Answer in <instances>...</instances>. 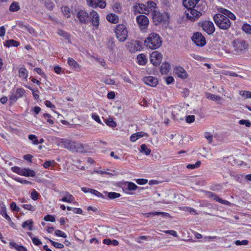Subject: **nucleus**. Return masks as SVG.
Returning <instances> with one entry per match:
<instances>
[{
  "mask_svg": "<svg viewBox=\"0 0 251 251\" xmlns=\"http://www.w3.org/2000/svg\"><path fill=\"white\" fill-rule=\"evenodd\" d=\"M183 4L187 8L186 18L192 22L197 20L206 8L205 3L200 0H183Z\"/></svg>",
  "mask_w": 251,
  "mask_h": 251,
  "instance_id": "nucleus-1",
  "label": "nucleus"
},
{
  "mask_svg": "<svg viewBox=\"0 0 251 251\" xmlns=\"http://www.w3.org/2000/svg\"><path fill=\"white\" fill-rule=\"evenodd\" d=\"M145 45L151 50H156L159 48L162 44L160 36L156 33H151L145 40Z\"/></svg>",
  "mask_w": 251,
  "mask_h": 251,
  "instance_id": "nucleus-2",
  "label": "nucleus"
},
{
  "mask_svg": "<svg viewBox=\"0 0 251 251\" xmlns=\"http://www.w3.org/2000/svg\"><path fill=\"white\" fill-rule=\"evenodd\" d=\"M213 20L220 29L226 30L231 26L229 19L221 13L215 14L213 16Z\"/></svg>",
  "mask_w": 251,
  "mask_h": 251,
  "instance_id": "nucleus-3",
  "label": "nucleus"
},
{
  "mask_svg": "<svg viewBox=\"0 0 251 251\" xmlns=\"http://www.w3.org/2000/svg\"><path fill=\"white\" fill-rule=\"evenodd\" d=\"M116 37L120 42L125 41L128 36V31L126 25L123 24H119L117 25L115 28Z\"/></svg>",
  "mask_w": 251,
  "mask_h": 251,
  "instance_id": "nucleus-4",
  "label": "nucleus"
},
{
  "mask_svg": "<svg viewBox=\"0 0 251 251\" xmlns=\"http://www.w3.org/2000/svg\"><path fill=\"white\" fill-rule=\"evenodd\" d=\"M233 47L234 50L238 53H242L247 50L248 44L243 40L237 39L232 42Z\"/></svg>",
  "mask_w": 251,
  "mask_h": 251,
  "instance_id": "nucleus-5",
  "label": "nucleus"
},
{
  "mask_svg": "<svg viewBox=\"0 0 251 251\" xmlns=\"http://www.w3.org/2000/svg\"><path fill=\"white\" fill-rule=\"evenodd\" d=\"M136 20L141 29H145L148 27L149 24V20L145 15H140L137 16Z\"/></svg>",
  "mask_w": 251,
  "mask_h": 251,
  "instance_id": "nucleus-6",
  "label": "nucleus"
},
{
  "mask_svg": "<svg viewBox=\"0 0 251 251\" xmlns=\"http://www.w3.org/2000/svg\"><path fill=\"white\" fill-rule=\"evenodd\" d=\"M76 17L81 24H87L90 21L88 13L84 10L81 9L76 13Z\"/></svg>",
  "mask_w": 251,
  "mask_h": 251,
  "instance_id": "nucleus-7",
  "label": "nucleus"
},
{
  "mask_svg": "<svg viewBox=\"0 0 251 251\" xmlns=\"http://www.w3.org/2000/svg\"><path fill=\"white\" fill-rule=\"evenodd\" d=\"M162 59V55L157 51L152 52L150 55V61L155 66L159 65Z\"/></svg>",
  "mask_w": 251,
  "mask_h": 251,
  "instance_id": "nucleus-8",
  "label": "nucleus"
},
{
  "mask_svg": "<svg viewBox=\"0 0 251 251\" xmlns=\"http://www.w3.org/2000/svg\"><path fill=\"white\" fill-rule=\"evenodd\" d=\"M201 27L203 30L208 35L212 34L215 28L213 23L209 21H205L202 23Z\"/></svg>",
  "mask_w": 251,
  "mask_h": 251,
  "instance_id": "nucleus-9",
  "label": "nucleus"
},
{
  "mask_svg": "<svg viewBox=\"0 0 251 251\" xmlns=\"http://www.w3.org/2000/svg\"><path fill=\"white\" fill-rule=\"evenodd\" d=\"M132 8L134 14H137V13H144L147 14L149 13L148 6L143 3H136Z\"/></svg>",
  "mask_w": 251,
  "mask_h": 251,
  "instance_id": "nucleus-10",
  "label": "nucleus"
},
{
  "mask_svg": "<svg viewBox=\"0 0 251 251\" xmlns=\"http://www.w3.org/2000/svg\"><path fill=\"white\" fill-rule=\"evenodd\" d=\"M193 42L199 46H204L206 44L205 38L201 33L197 32L195 33L192 38Z\"/></svg>",
  "mask_w": 251,
  "mask_h": 251,
  "instance_id": "nucleus-11",
  "label": "nucleus"
},
{
  "mask_svg": "<svg viewBox=\"0 0 251 251\" xmlns=\"http://www.w3.org/2000/svg\"><path fill=\"white\" fill-rule=\"evenodd\" d=\"M138 187L133 182L126 181L125 182L123 185V190L126 193L128 194H132L130 191H134L136 190Z\"/></svg>",
  "mask_w": 251,
  "mask_h": 251,
  "instance_id": "nucleus-12",
  "label": "nucleus"
},
{
  "mask_svg": "<svg viewBox=\"0 0 251 251\" xmlns=\"http://www.w3.org/2000/svg\"><path fill=\"white\" fill-rule=\"evenodd\" d=\"M87 4L92 7H99L103 8L106 6L105 1L102 0H87Z\"/></svg>",
  "mask_w": 251,
  "mask_h": 251,
  "instance_id": "nucleus-13",
  "label": "nucleus"
},
{
  "mask_svg": "<svg viewBox=\"0 0 251 251\" xmlns=\"http://www.w3.org/2000/svg\"><path fill=\"white\" fill-rule=\"evenodd\" d=\"M174 73L178 77L184 79L188 77V74L186 71L181 67H176L174 68Z\"/></svg>",
  "mask_w": 251,
  "mask_h": 251,
  "instance_id": "nucleus-14",
  "label": "nucleus"
},
{
  "mask_svg": "<svg viewBox=\"0 0 251 251\" xmlns=\"http://www.w3.org/2000/svg\"><path fill=\"white\" fill-rule=\"evenodd\" d=\"M141 48L142 44L139 41H132L128 45L129 51L132 52L140 50Z\"/></svg>",
  "mask_w": 251,
  "mask_h": 251,
  "instance_id": "nucleus-15",
  "label": "nucleus"
},
{
  "mask_svg": "<svg viewBox=\"0 0 251 251\" xmlns=\"http://www.w3.org/2000/svg\"><path fill=\"white\" fill-rule=\"evenodd\" d=\"M143 81L145 83L151 87H155L158 84L157 78L152 76H148L144 77Z\"/></svg>",
  "mask_w": 251,
  "mask_h": 251,
  "instance_id": "nucleus-16",
  "label": "nucleus"
},
{
  "mask_svg": "<svg viewBox=\"0 0 251 251\" xmlns=\"http://www.w3.org/2000/svg\"><path fill=\"white\" fill-rule=\"evenodd\" d=\"M152 17L154 21L157 23H161L164 20V15L156 9L152 11Z\"/></svg>",
  "mask_w": 251,
  "mask_h": 251,
  "instance_id": "nucleus-17",
  "label": "nucleus"
},
{
  "mask_svg": "<svg viewBox=\"0 0 251 251\" xmlns=\"http://www.w3.org/2000/svg\"><path fill=\"white\" fill-rule=\"evenodd\" d=\"M172 115L176 120L179 121L183 119V112L178 108H174L172 111Z\"/></svg>",
  "mask_w": 251,
  "mask_h": 251,
  "instance_id": "nucleus-18",
  "label": "nucleus"
},
{
  "mask_svg": "<svg viewBox=\"0 0 251 251\" xmlns=\"http://www.w3.org/2000/svg\"><path fill=\"white\" fill-rule=\"evenodd\" d=\"M91 16V21L93 25L95 26L98 27L99 25V15L97 12L95 11H92L90 13Z\"/></svg>",
  "mask_w": 251,
  "mask_h": 251,
  "instance_id": "nucleus-19",
  "label": "nucleus"
},
{
  "mask_svg": "<svg viewBox=\"0 0 251 251\" xmlns=\"http://www.w3.org/2000/svg\"><path fill=\"white\" fill-rule=\"evenodd\" d=\"M148 136V134L146 132L143 131L138 132L131 135L130 140L132 142H134L141 137Z\"/></svg>",
  "mask_w": 251,
  "mask_h": 251,
  "instance_id": "nucleus-20",
  "label": "nucleus"
},
{
  "mask_svg": "<svg viewBox=\"0 0 251 251\" xmlns=\"http://www.w3.org/2000/svg\"><path fill=\"white\" fill-rule=\"evenodd\" d=\"M219 12L222 14H224V15L227 17L228 19H230L232 20H235L236 19V16L235 15L226 9L221 8L219 9Z\"/></svg>",
  "mask_w": 251,
  "mask_h": 251,
  "instance_id": "nucleus-21",
  "label": "nucleus"
},
{
  "mask_svg": "<svg viewBox=\"0 0 251 251\" xmlns=\"http://www.w3.org/2000/svg\"><path fill=\"white\" fill-rule=\"evenodd\" d=\"M209 197L213 198V200H214L215 201L219 202L220 203H222L226 205H229L230 203L226 200H224L221 199L220 197H219L217 195H216L215 194L210 192L209 193Z\"/></svg>",
  "mask_w": 251,
  "mask_h": 251,
  "instance_id": "nucleus-22",
  "label": "nucleus"
},
{
  "mask_svg": "<svg viewBox=\"0 0 251 251\" xmlns=\"http://www.w3.org/2000/svg\"><path fill=\"white\" fill-rule=\"evenodd\" d=\"M28 71L26 68L22 67L19 70V77L25 80H27L28 77Z\"/></svg>",
  "mask_w": 251,
  "mask_h": 251,
  "instance_id": "nucleus-23",
  "label": "nucleus"
},
{
  "mask_svg": "<svg viewBox=\"0 0 251 251\" xmlns=\"http://www.w3.org/2000/svg\"><path fill=\"white\" fill-rule=\"evenodd\" d=\"M61 143L65 148L72 151L74 141L69 140H63Z\"/></svg>",
  "mask_w": 251,
  "mask_h": 251,
  "instance_id": "nucleus-24",
  "label": "nucleus"
},
{
  "mask_svg": "<svg viewBox=\"0 0 251 251\" xmlns=\"http://www.w3.org/2000/svg\"><path fill=\"white\" fill-rule=\"evenodd\" d=\"M107 20L110 23L116 24L119 22V17L115 14L110 13L106 16Z\"/></svg>",
  "mask_w": 251,
  "mask_h": 251,
  "instance_id": "nucleus-25",
  "label": "nucleus"
},
{
  "mask_svg": "<svg viewBox=\"0 0 251 251\" xmlns=\"http://www.w3.org/2000/svg\"><path fill=\"white\" fill-rule=\"evenodd\" d=\"M73 149L72 150V151H76V152H82L84 151V146L83 145L78 142H75L74 141V145H73Z\"/></svg>",
  "mask_w": 251,
  "mask_h": 251,
  "instance_id": "nucleus-26",
  "label": "nucleus"
},
{
  "mask_svg": "<svg viewBox=\"0 0 251 251\" xmlns=\"http://www.w3.org/2000/svg\"><path fill=\"white\" fill-rule=\"evenodd\" d=\"M205 96L207 99L215 101H220L222 100V98L220 96L210 93H206Z\"/></svg>",
  "mask_w": 251,
  "mask_h": 251,
  "instance_id": "nucleus-27",
  "label": "nucleus"
},
{
  "mask_svg": "<svg viewBox=\"0 0 251 251\" xmlns=\"http://www.w3.org/2000/svg\"><path fill=\"white\" fill-rule=\"evenodd\" d=\"M22 176H25L34 177L35 176V172L30 169H23Z\"/></svg>",
  "mask_w": 251,
  "mask_h": 251,
  "instance_id": "nucleus-28",
  "label": "nucleus"
},
{
  "mask_svg": "<svg viewBox=\"0 0 251 251\" xmlns=\"http://www.w3.org/2000/svg\"><path fill=\"white\" fill-rule=\"evenodd\" d=\"M171 66L168 63H163L161 67V73L163 75L167 74L170 71Z\"/></svg>",
  "mask_w": 251,
  "mask_h": 251,
  "instance_id": "nucleus-29",
  "label": "nucleus"
},
{
  "mask_svg": "<svg viewBox=\"0 0 251 251\" xmlns=\"http://www.w3.org/2000/svg\"><path fill=\"white\" fill-rule=\"evenodd\" d=\"M66 195L60 201L64 202L71 203L74 201V197L73 195L68 192H65Z\"/></svg>",
  "mask_w": 251,
  "mask_h": 251,
  "instance_id": "nucleus-30",
  "label": "nucleus"
},
{
  "mask_svg": "<svg viewBox=\"0 0 251 251\" xmlns=\"http://www.w3.org/2000/svg\"><path fill=\"white\" fill-rule=\"evenodd\" d=\"M19 45V42L13 39L8 40L5 41L4 46L9 48L11 47H18Z\"/></svg>",
  "mask_w": 251,
  "mask_h": 251,
  "instance_id": "nucleus-31",
  "label": "nucleus"
},
{
  "mask_svg": "<svg viewBox=\"0 0 251 251\" xmlns=\"http://www.w3.org/2000/svg\"><path fill=\"white\" fill-rule=\"evenodd\" d=\"M68 63L70 66L75 69L79 68V64L72 58H68Z\"/></svg>",
  "mask_w": 251,
  "mask_h": 251,
  "instance_id": "nucleus-32",
  "label": "nucleus"
},
{
  "mask_svg": "<svg viewBox=\"0 0 251 251\" xmlns=\"http://www.w3.org/2000/svg\"><path fill=\"white\" fill-rule=\"evenodd\" d=\"M137 59L139 64L144 65L146 63L147 60L145 55L143 54H140L137 56Z\"/></svg>",
  "mask_w": 251,
  "mask_h": 251,
  "instance_id": "nucleus-33",
  "label": "nucleus"
},
{
  "mask_svg": "<svg viewBox=\"0 0 251 251\" xmlns=\"http://www.w3.org/2000/svg\"><path fill=\"white\" fill-rule=\"evenodd\" d=\"M19 9L20 6L18 2H12L9 7V11L11 12H16Z\"/></svg>",
  "mask_w": 251,
  "mask_h": 251,
  "instance_id": "nucleus-34",
  "label": "nucleus"
},
{
  "mask_svg": "<svg viewBox=\"0 0 251 251\" xmlns=\"http://www.w3.org/2000/svg\"><path fill=\"white\" fill-rule=\"evenodd\" d=\"M33 222L31 220H27L24 222L22 224L23 228L28 227L29 230H32Z\"/></svg>",
  "mask_w": 251,
  "mask_h": 251,
  "instance_id": "nucleus-35",
  "label": "nucleus"
},
{
  "mask_svg": "<svg viewBox=\"0 0 251 251\" xmlns=\"http://www.w3.org/2000/svg\"><path fill=\"white\" fill-rule=\"evenodd\" d=\"M141 152H143L145 153L146 155H149L151 154V150L148 148L147 146L145 144H142L141 146Z\"/></svg>",
  "mask_w": 251,
  "mask_h": 251,
  "instance_id": "nucleus-36",
  "label": "nucleus"
},
{
  "mask_svg": "<svg viewBox=\"0 0 251 251\" xmlns=\"http://www.w3.org/2000/svg\"><path fill=\"white\" fill-rule=\"evenodd\" d=\"M243 30L247 34H251V25L248 24H244L242 27Z\"/></svg>",
  "mask_w": 251,
  "mask_h": 251,
  "instance_id": "nucleus-37",
  "label": "nucleus"
},
{
  "mask_svg": "<svg viewBox=\"0 0 251 251\" xmlns=\"http://www.w3.org/2000/svg\"><path fill=\"white\" fill-rule=\"evenodd\" d=\"M147 214L155 216V215H161L162 217H170V214L168 213L163 212H154L148 213Z\"/></svg>",
  "mask_w": 251,
  "mask_h": 251,
  "instance_id": "nucleus-38",
  "label": "nucleus"
},
{
  "mask_svg": "<svg viewBox=\"0 0 251 251\" xmlns=\"http://www.w3.org/2000/svg\"><path fill=\"white\" fill-rule=\"evenodd\" d=\"M113 10L118 13H120L122 12V6L119 3H115L113 6Z\"/></svg>",
  "mask_w": 251,
  "mask_h": 251,
  "instance_id": "nucleus-39",
  "label": "nucleus"
},
{
  "mask_svg": "<svg viewBox=\"0 0 251 251\" xmlns=\"http://www.w3.org/2000/svg\"><path fill=\"white\" fill-rule=\"evenodd\" d=\"M148 6V9L149 8L151 9V10L153 11V9H155L156 8V3L152 0H149L147 2V5Z\"/></svg>",
  "mask_w": 251,
  "mask_h": 251,
  "instance_id": "nucleus-40",
  "label": "nucleus"
},
{
  "mask_svg": "<svg viewBox=\"0 0 251 251\" xmlns=\"http://www.w3.org/2000/svg\"><path fill=\"white\" fill-rule=\"evenodd\" d=\"M25 90L22 88L17 89L15 92L17 97L19 98H22L25 95Z\"/></svg>",
  "mask_w": 251,
  "mask_h": 251,
  "instance_id": "nucleus-41",
  "label": "nucleus"
},
{
  "mask_svg": "<svg viewBox=\"0 0 251 251\" xmlns=\"http://www.w3.org/2000/svg\"><path fill=\"white\" fill-rule=\"evenodd\" d=\"M201 164V162L200 161H198L197 162L194 164H188L187 165L186 167L188 169H195L196 168H198L200 167Z\"/></svg>",
  "mask_w": 251,
  "mask_h": 251,
  "instance_id": "nucleus-42",
  "label": "nucleus"
},
{
  "mask_svg": "<svg viewBox=\"0 0 251 251\" xmlns=\"http://www.w3.org/2000/svg\"><path fill=\"white\" fill-rule=\"evenodd\" d=\"M108 197L110 199H115L119 198L121 196L120 193L116 192H109L107 193Z\"/></svg>",
  "mask_w": 251,
  "mask_h": 251,
  "instance_id": "nucleus-43",
  "label": "nucleus"
},
{
  "mask_svg": "<svg viewBox=\"0 0 251 251\" xmlns=\"http://www.w3.org/2000/svg\"><path fill=\"white\" fill-rule=\"evenodd\" d=\"M28 139L32 141V143L34 145L39 144L38 140L35 135L30 134L28 135Z\"/></svg>",
  "mask_w": 251,
  "mask_h": 251,
  "instance_id": "nucleus-44",
  "label": "nucleus"
},
{
  "mask_svg": "<svg viewBox=\"0 0 251 251\" xmlns=\"http://www.w3.org/2000/svg\"><path fill=\"white\" fill-rule=\"evenodd\" d=\"M20 27L23 29H25L28 30L30 33L34 32V29L28 25H25L23 23H20L19 24Z\"/></svg>",
  "mask_w": 251,
  "mask_h": 251,
  "instance_id": "nucleus-45",
  "label": "nucleus"
},
{
  "mask_svg": "<svg viewBox=\"0 0 251 251\" xmlns=\"http://www.w3.org/2000/svg\"><path fill=\"white\" fill-rule=\"evenodd\" d=\"M49 241L51 243L52 245L53 246L56 248L61 249L64 248V245L61 243L53 241L51 239H49Z\"/></svg>",
  "mask_w": 251,
  "mask_h": 251,
  "instance_id": "nucleus-46",
  "label": "nucleus"
},
{
  "mask_svg": "<svg viewBox=\"0 0 251 251\" xmlns=\"http://www.w3.org/2000/svg\"><path fill=\"white\" fill-rule=\"evenodd\" d=\"M106 124L107 126L112 127H115L116 126V123L113 120L112 118H109L107 120Z\"/></svg>",
  "mask_w": 251,
  "mask_h": 251,
  "instance_id": "nucleus-47",
  "label": "nucleus"
},
{
  "mask_svg": "<svg viewBox=\"0 0 251 251\" xmlns=\"http://www.w3.org/2000/svg\"><path fill=\"white\" fill-rule=\"evenodd\" d=\"M239 94L246 98H251V92L247 91H240Z\"/></svg>",
  "mask_w": 251,
  "mask_h": 251,
  "instance_id": "nucleus-48",
  "label": "nucleus"
},
{
  "mask_svg": "<svg viewBox=\"0 0 251 251\" xmlns=\"http://www.w3.org/2000/svg\"><path fill=\"white\" fill-rule=\"evenodd\" d=\"M23 207L26 210L31 211H34L35 210V206H34L30 204H24L23 205Z\"/></svg>",
  "mask_w": 251,
  "mask_h": 251,
  "instance_id": "nucleus-49",
  "label": "nucleus"
},
{
  "mask_svg": "<svg viewBox=\"0 0 251 251\" xmlns=\"http://www.w3.org/2000/svg\"><path fill=\"white\" fill-rule=\"evenodd\" d=\"M239 123L241 125H245L247 127H250L251 126V122L248 120H241L239 121Z\"/></svg>",
  "mask_w": 251,
  "mask_h": 251,
  "instance_id": "nucleus-50",
  "label": "nucleus"
},
{
  "mask_svg": "<svg viewBox=\"0 0 251 251\" xmlns=\"http://www.w3.org/2000/svg\"><path fill=\"white\" fill-rule=\"evenodd\" d=\"M55 234L57 236L61 237L64 238H66L67 237V236L65 233H64V232H63L60 230H58V229L56 230L55 231Z\"/></svg>",
  "mask_w": 251,
  "mask_h": 251,
  "instance_id": "nucleus-51",
  "label": "nucleus"
},
{
  "mask_svg": "<svg viewBox=\"0 0 251 251\" xmlns=\"http://www.w3.org/2000/svg\"><path fill=\"white\" fill-rule=\"evenodd\" d=\"M39 194L35 190H33L32 191V192H31V198L34 201L37 200L39 199Z\"/></svg>",
  "mask_w": 251,
  "mask_h": 251,
  "instance_id": "nucleus-52",
  "label": "nucleus"
},
{
  "mask_svg": "<svg viewBox=\"0 0 251 251\" xmlns=\"http://www.w3.org/2000/svg\"><path fill=\"white\" fill-rule=\"evenodd\" d=\"M249 243V241L247 240H243L242 241L236 240L235 242V244L237 246L247 245Z\"/></svg>",
  "mask_w": 251,
  "mask_h": 251,
  "instance_id": "nucleus-53",
  "label": "nucleus"
},
{
  "mask_svg": "<svg viewBox=\"0 0 251 251\" xmlns=\"http://www.w3.org/2000/svg\"><path fill=\"white\" fill-rule=\"evenodd\" d=\"M11 169L13 172L22 176L23 169L19 167L15 166L12 167Z\"/></svg>",
  "mask_w": 251,
  "mask_h": 251,
  "instance_id": "nucleus-54",
  "label": "nucleus"
},
{
  "mask_svg": "<svg viewBox=\"0 0 251 251\" xmlns=\"http://www.w3.org/2000/svg\"><path fill=\"white\" fill-rule=\"evenodd\" d=\"M44 220L46 221H50L54 222L55 221V218L53 216L50 215H47L44 217Z\"/></svg>",
  "mask_w": 251,
  "mask_h": 251,
  "instance_id": "nucleus-55",
  "label": "nucleus"
},
{
  "mask_svg": "<svg viewBox=\"0 0 251 251\" xmlns=\"http://www.w3.org/2000/svg\"><path fill=\"white\" fill-rule=\"evenodd\" d=\"M103 83L109 84V85H114L115 84V80L110 78H105L101 80Z\"/></svg>",
  "mask_w": 251,
  "mask_h": 251,
  "instance_id": "nucleus-56",
  "label": "nucleus"
},
{
  "mask_svg": "<svg viewBox=\"0 0 251 251\" xmlns=\"http://www.w3.org/2000/svg\"><path fill=\"white\" fill-rule=\"evenodd\" d=\"M10 208L14 211L19 212L20 211V208L17 206L16 203L14 202L10 204Z\"/></svg>",
  "mask_w": 251,
  "mask_h": 251,
  "instance_id": "nucleus-57",
  "label": "nucleus"
},
{
  "mask_svg": "<svg viewBox=\"0 0 251 251\" xmlns=\"http://www.w3.org/2000/svg\"><path fill=\"white\" fill-rule=\"evenodd\" d=\"M54 160H52V161H50V160H48V161H46L44 162V164H43V166L46 169H48L49 168L52 164H53V163H54Z\"/></svg>",
  "mask_w": 251,
  "mask_h": 251,
  "instance_id": "nucleus-58",
  "label": "nucleus"
},
{
  "mask_svg": "<svg viewBox=\"0 0 251 251\" xmlns=\"http://www.w3.org/2000/svg\"><path fill=\"white\" fill-rule=\"evenodd\" d=\"M136 183L139 185H144L147 183L148 180L146 179L139 178L135 180Z\"/></svg>",
  "mask_w": 251,
  "mask_h": 251,
  "instance_id": "nucleus-59",
  "label": "nucleus"
},
{
  "mask_svg": "<svg viewBox=\"0 0 251 251\" xmlns=\"http://www.w3.org/2000/svg\"><path fill=\"white\" fill-rule=\"evenodd\" d=\"M81 189L82 191H83L85 193H90L91 194H92L93 195H94V194L93 191H95V189H91V188H86V187H82L81 188Z\"/></svg>",
  "mask_w": 251,
  "mask_h": 251,
  "instance_id": "nucleus-60",
  "label": "nucleus"
},
{
  "mask_svg": "<svg viewBox=\"0 0 251 251\" xmlns=\"http://www.w3.org/2000/svg\"><path fill=\"white\" fill-rule=\"evenodd\" d=\"M33 244L36 246H39L42 244L41 241L37 237H31Z\"/></svg>",
  "mask_w": 251,
  "mask_h": 251,
  "instance_id": "nucleus-61",
  "label": "nucleus"
},
{
  "mask_svg": "<svg viewBox=\"0 0 251 251\" xmlns=\"http://www.w3.org/2000/svg\"><path fill=\"white\" fill-rule=\"evenodd\" d=\"M92 118L93 120H94L97 123L100 124H102L101 120L100 118V117L97 114H96L95 113H93L92 115Z\"/></svg>",
  "mask_w": 251,
  "mask_h": 251,
  "instance_id": "nucleus-62",
  "label": "nucleus"
},
{
  "mask_svg": "<svg viewBox=\"0 0 251 251\" xmlns=\"http://www.w3.org/2000/svg\"><path fill=\"white\" fill-rule=\"evenodd\" d=\"M194 115H189L186 117V121L188 123H191L195 121Z\"/></svg>",
  "mask_w": 251,
  "mask_h": 251,
  "instance_id": "nucleus-63",
  "label": "nucleus"
},
{
  "mask_svg": "<svg viewBox=\"0 0 251 251\" xmlns=\"http://www.w3.org/2000/svg\"><path fill=\"white\" fill-rule=\"evenodd\" d=\"M18 99H19V98H18L17 97L16 94L15 93V94H12L10 96V98H9V100L11 103H13V102H15Z\"/></svg>",
  "mask_w": 251,
  "mask_h": 251,
  "instance_id": "nucleus-64",
  "label": "nucleus"
}]
</instances>
